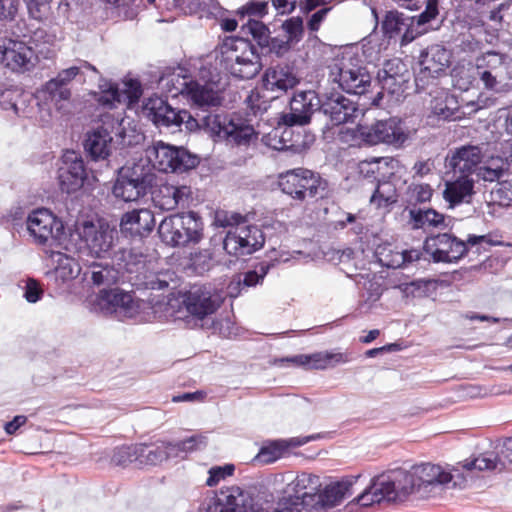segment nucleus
Returning <instances> with one entry per match:
<instances>
[{
    "label": "nucleus",
    "mask_w": 512,
    "mask_h": 512,
    "mask_svg": "<svg viewBox=\"0 0 512 512\" xmlns=\"http://www.w3.org/2000/svg\"><path fill=\"white\" fill-rule=\"evenodd\" d=\"M398 193L394 183L390 181H378L370 202L377 208H388L398 202Z\"/></svg>",
    "instance_id": "79ce46f5"
},
{
    "label": "nucleus",
    "mask_w": 512,
    "mask_h": 512,
    "mask_svg": "<svg viewBox=\"0 0 512 512\" xmlns=\"http://www.w3.org/2000/svg\"><path fill=\"white\" fill-rule=\"evenodd\" d=\"M43 290L38 281L35 279H28L26 282L25 298L30 303H35L41 299Z\"/></svg>",
    "instance_id": "69168bd1"
},
{
    "label": "nucleus",
    "mask_w": 512,
    "mask_h": 512,
    "mask_svg": "<svg viewBox=\"0 0 512 512\" xmlns=\"http://www.w3.org/2000/svg\"><path fill=\"white\" fill-rule=\"evenodd\" d=\"M38 93L45 104L53 106L58 111L65 108V104L70 102L72 96L69 87H64L53 78L47 81Z\"/></svg>",
    "instance_id": "473e14b6"
},
{
    "label": "nucleus",
    "mask_w": 512,
    "mask_h": 512,
    "mask_svg": "<svg viewBox=\"0 0 512 512\" xmlns=\"http://www.w3.org/2000/svg\"><path fill=\"white\" fill-rule=\"evenodd\" d=\"M388 164V158L380 157L372 158L370 160H363L359 163L358 167L360 174L365 178L378 179L382 165L388 166Z\"/></svg>",
    "instance_id": "3c124183"
},
{
    "label": "nucleus",
    "mask_w": 512,
    "mask_h": 512,
    "mask_svg": "<svg viewBox=\"0 0 512 512\" xmlns=\"http://www.w3.org/2000/svg\"><path fill=\"white\" fill-rule=\"evenodd\" d=\"M475 66L485 89L502 92L510 86L512 71L506 55L488 51L476 58Z\"/></svg>",
    "instance_id": "423d86ee"
},
{
    "label": "nucleus",
    "mask_w": 512,
    "mask_h": 512,
    "mask_svg": "<svg viewBox=\"0 0 512 512\" xmlns=\"http://www.w3.org/2000/svg\"><path fill=\"white\" fill-rule=\"evenodd\" d=\"M146 116L157 127L180 126L182 124L181 114L177 113L166 100L161 97H150L144 104Z\"/></svg>",
    "instance_id": "c85d7f7f"
},
{
    "label": "nucleus",
    "mask_w": 512,
    "mask_h": 512,
    "mask_svg": "<svg viewBox=\"0 0 512 512\" xmlns=\"http://www.w3.org/2000/svg\"><path fill=\"white\" fill-rule=\"evenodd\" d=\"M241 32L246 36L250 35L261 51L264 47L268 46L270 30L263 22L249 18L247 22L242 25Z\"/></svg>",
    "instance_id": "37998d69"
},
{
    "label": "nucleus",
    "mask_w": 512,
    "mask_h": 512,
    "mask_svg": "<svg viewBox=\"0 0 512 512\" xmlns=\"http://www.w3.org/2000/svg\"><path fill=\"white\" fill-rule=\"evenodd\" d=\"M180 93L185 95L200 113H205L209 108L221 105V97L218 92L207 84L189 80L183 82Z\"/></svg>",
    "instance_id": "393cba45"
},
{
    "label": "nucleus",
    "mask_w": 512,
    "mask_h": 512,
    "mask_svg": "<svg viewBox=\"0 0 512 512\" xmlns=\"http://www.w3.org/2000/svg\"><path fill=\"white\" fill-rule=\"evenodd\" d=\"M245 102L254 115L262 113L266 111L268 108L267 101L263 99V97L260 95L258 91H251V93L247 96Z\"/></svg>",
    "instance_id": "052dcab7"
},
{
    "label": "nucleus",
    "mask_w": 512,
    "mask_h": 512,
    "mask_svg": "<svg viewBox=\"0 0 512 512\" xmlns=\"http://www.w3.org/2000/svg\"><path fill=\"white\" fill-rule=\"evenodd\" d=\"M132 303V295L118 289L102 290L99 294V305L107 310H129Z\"/></svg>",
    "instance_id": "ea45409f"
},
{
    "label": "nucleus",
    "mask_w": 512,
    "mask_h": 512,
    "mask_svg": "<svg viewBox=\"0 0 512 512\" xmlns=\"http://www.w3.org/2000/svg\"><path fill=\"white\" fill-rule=\"evenodd\" d=\"M408 79V68L399 58L385 61L383 68L378 72V80L382 90L389 94L399 95L403 93Z\"/></svg>",
    "instance_id": "5701e85b"
},
{
    "label": "nucleus",
    "mask_w": 512,
    "mask_h": 512,
    "mask_svg": "<svg viewBox=\"0 0 512 512\" xmlns=\"http://www.w3.org/2000/svg\"><path fill=\"white\" fill-rule=\"evenodd\" d=\"M319 490H317L314 493H308L304 492L302 495H290L286 498H283L281 500V503L284 507L293 509V512L296 510L298 512H303L305 510L306 512H312L313 510H319L320 503H319Z\"/></svg>",
    "instance_id": "a19ab883"
},
{
    "label": "nucleus",
    "mask_w": 512,
    "mask_h": 512,
    "mask_svg": "<svg viewBox=\"0 0 512 512\" xmlns=\"http://www.w3.org/2000/svg\"><path fill=\"white\" fill-rule=\"evenodd\" d=\"M438 15V0H427L425 10L418 16V24L434 20Z\"/></svg>",
    "instance_id": "338daca9"
},
{
    "label": "nucleus",
    "mask_w": 512,
    "mask_h": 512,
    "mask_svg": "<svg viewBox=\"0 0 512 512\" xmlns=\"http://www.w3.org/2000/svg\"><path fill=\"white\" fill-rule=\"evenodd\" d=\"M120 93L117 87L110 86L107 90L102 91L96 98L97 103L103 108L112 109L115 103H119Z\"/></svg>",
    "instance_id": "4d7b16f0"
},
{
    "label": "nucleus",
    "mask_w": 512,
    "mask_h": 512,
    "mask_svg": "<svg viewBox=\"0 0 512 512\" xmlns=\"http://www.w3.org/2000/svg\"><path fill=\"white\" fill-rule=\"evenodd\" d=\"M264 242L261 229L255 225H244L233 227L227 232L223 248L230 255H248L262 248Z\"/></svg>",
    "instance_id": "9b49d317"
},
{
    "label": "nucleus",
    "mask_w": 512,
    "mask_h": 512,
    "mask_svg": "<svg viewBox=\"0 0 512 512\" xmlns=\"http://www.w3.org/2000/svg\"><path fill=\"white\" fill-rule=\"evenodd\" d=\"M146 154L153 168L164 173H182L199 164V158L185 148L165 144L162 141L155 142L147 149Z\"/></svg>",
    "instance_id": "39448f33"
},
{
    "label": "nucleus",
    "mask_w": 512,
    "mask_h": 512,
    "mask_svg": "<svg viewBox=\"0 0 512 512\" xmlns=\"http://www.w3.org/2000/svg\"><path fill=\"white\" fill-rule=\"evenodd\" d=\"M29 15L38 21L47 18L51 10L52 0H24Z\"/></svg>",
    "instance_id": "603ef678"
},
{
    "label": "nucleus",
    "mask_w": 512,
    "mask_h": 512,
    "mask_svg": "<svg viewBox=\"0 0 512 512\" xmlns=\"http://www.w3.org/2000/svg\"><path fill=\"white\" fill-rule=\"evenodd\" d=\"M320 105L321 99L316 92L311 90L296 92L290 100V113L284 116V122L291 126L307 124Z\"/></svg>",
    "instance_id": "6ab92c4d"
},
{
    "label": "nucleus",
    "mask_w": 512,
    "mask_h": 512,
    "mask_svg": "<svg viewBox=\"0 0 512 512\" xmlns=\"http://www.w3.org/2000/svg\"><path fill=\"white\" fill-rule=\"evenodd\" d=\"M411 198L415 203H425L430 201L433 189L429 184H413L409 187Z\"/></svg>",
    "instance_id": "13d9d810"
},
{
    "label": "nucleus",
    "mask_w": 512,
    "mask_h": 512,
    "mask_svg": "<svg viewBox=\"0 0 512 512\" xmlns=\"http://www.w3.org/2000/svg\"><path fill=\"white\" fill-rule=\"evenodd\" d=\"M138 458V445L121 446L115 449L111 461L116 466L126 467L132 463L138 466Z\"/></svg>",
    "instance_id": "09e8293b"
},
{
    "label": "nucleus",
    "mask_w": 512,
    "mask_h": 512,
    "mask_svg": "<svg viewBox=\"0 0 512 512\" xmlns=\"http://www.w3.org/2000/svg\"><path fill=\"white\" fill-rule=\"evenodd\" d=\"M329 80L347 93L365 94L371 84V75L365 67L347 63L344 59L329 65Z\"/></svg>",
    "instance_id": "1a4fd4ad"
},
{
    "label": "nucleus",
    "mask_w": 512,
    "mask_h": 512,
    "mask_svg": "<svg viewBox=\"0 0 512 512\" xmlns=\"http://www.w3.org/2000/svg\"><path fill=\"white\" fill-rule=\"evenodd\" d=\"M268 2L251 0L241 8L242 15L248 17H259L262 18L268 13Z\"/></svg>",
    "instance_id": "6e6d98bb"
},
{
    "label": "nucleus",
    "mask_w": 512,
    "mask_h": 512,
    "mask_svg": "<svg viewBox=\"0 0 512 512\" xmlns=\"http://www.w3.org/2000/svg\"><path fill=\"white\" fill-rule=\"evenodd\" d=\"M81 73V67L71 66L58 72L55 79L64 87H69V84Z\"/></svg>",
    "instance_id": "0e129e2a"
},
{
    "label": "nucleus",
    "mask_w": 512,
    "mask_h": 512,
    "mask_svg": "<svg viewBox=\"0 0 512 512\" xmlns=\"http://www.w3.org/2000/svg\"><path fill=\"white\" fill-rule=\"evenodd\" d=\"M112 136L107 132L95 129L85 141V149L93 159H105L110 153Z\"/></svg>",
    "instance_id": "58836bf2"
},
{
    "label": "nucleus",
    "mask_w": 512,
    "mask_h": 512,
    "mask_svg": "<svg viewBox=\"0 0 512 512\" xmlns=\"http://www.w3.org/2000/svg\"><path fill=\"white\" fill-rule=\"evenodd\" d=\"M424 248L435 263H455L468 253L467 241L448 233L427 238Z\"/></svg>",
    "instance_id": "f8f14e48"
},
{
    "label": "nucleus",
    "mask_w": 512,
    "mask_h": 512,
    "mask_svg": "<svg viewBox=\"0 0 512 512\" xmlns=\"http://www.w3.org/2000/svg\"><path fill=\"white\" fill-rule=\"evenodd\" d=\"M401 482H370L369 485L349 504V507L359 505L368 508L375 504H399L408 499L411 494L419 498H428L446 489H468L473 482H409V485L399 486Z\"/></svg>",
    "instance_id": "f257e3e1"
},
{
    "label": "nucleus",
    "mask_w": 512,
    "mask_h": 512,
    "mask_svg": "<svg viewBox=\"0 0 512 512\" xmlns=\"http://www.w3.org/2000/svg\"><path fill=\"white\" fill-rule=\"evenodd\" d=\"M354 482H330L322 490H319L320 508L328 510L342 503L347 495L351 494Z\"/></svg>",
    "instance_id": "f704fd0d"
},
{
    "label": "nucleus",
    "mask_w": 512,
    "mask_h": 512,
    "mask_svg": "<svg viewBox=\"0 0 512 512\" xmlns=\"http://www.w3.org/2000/svg\"><path fill=\"white\" fill-rule=\"evenodd\" d=\"M269 267L261 264L257 270H251L244 274L242 284L246 287H253L261 283L268 273Z\"/></svg>",
    "instance_id": "bf43d9fd"
},
{
    "label": "nucleus",
    "mask_w": 512,
    "mask_h": 512,
    "mask_svg": "<svg viewBox=\"0 0 512 512\" xmlns=\"http://www.w3.org/2000/svg\"><path fill=\"white\" fill-rule=\"evenodd\" d=\"M91 280L93 284L110 285L115 282V270L109 266L93 263L91 266Z\"/></svg>",
    "instance_id": "8fccbe9b"
},
{
    "label": "nucleus",
    "mask_w": 512,
    "mask_h": 512,
    "mask_svg": "<svg viewBox=\"0 0 512 512\" xmlns=\"http://www.w3.org/2000/svg\"><path fill=\"white\" fill-rule=\"evenodd\" d=\"M319 437L320 436L317 434L269 441L260 448L254 460L261 464L273 463L289 455L291 449L305 445Z\"/></svg>",
    "instance_id": "4be33fe9"
},
{
    "label": "nucleus",
    "mask_w": 512,
    "mask_h": 512,
    "mask_svg": "<svg viewBox=\"0 0 512 512\" xmlns=\"http://www.w3.org/2000/svg\"><path fill=\"white\" fill-rule=\"evenodd\" d=\"M289 48L290 45L288 41L270 36L268 40V46L263 48L262 53H274L277 56H281L287 52Z\"/></svg>",
    "instance_id": "680f3d73"
},
{
    "label": "nucleus",
    "mask_w": 512,
    "mask_h": 512,
    "mask_svg": "<svg viewBox=\"0 0 512 512\" xmlns=\"http://www.w3.org/2000/svg\"><path fill=\"white\" fill-rule=\"evenodd\" d=\"M202 222L195 212L166 217L158 227L161 240L170 246L198 243L202 238Z\"/></svg>",
    "instance_id": "7ed1b4c3"
},
{
    "label": "nucleus",
    "mask_w": 512,
    "mask_h": 512,
    "mask_svg": "<svg viewBox=\"0 0 512 512\" xmlns=\"http://www.w3.org/2000/svg\"><path fill=\"white\" fill-rule=\"evenodd\" d=\"M27 230L38 244L44 245L49 240H58L63 234L64 226L51 211L39 208L32 211L26 221Z\"/></svg>",
    "instance_id": "ddd939ff"
},
{
    "label": "nucleus",
    "mask_w": 512,
    "mask_h": 512,
    "mask_svg": "<svg viewBox=\"0 0 512 512\" xmlns=\"http://www.w3.org/2000/svg\"><path fill=\"white\" fill-rule=\"evenodd\" d=\"M451 53L444 46L433 44L420 55V70L415 77L418 89L425 90L434 84L439 76L445 74L450 65Z\"/></svg>",
    "instance_id": "9d476101"
},
{
    "label": "nucleus",
    "mask_w": 512,
    "mask_h": 512,
    "mask_svg": "<svg viewBox=\"0 0 512 512\" xmlns=\"http://www.w3.org/2000/svg\"><path fill=\"white\" fill-rule=\"evenodd\" d=\"M410 465L407 461L403 465L393 462L381 474L370 476V480H410Z\"/></svg>",
    "instance_id": "49530a36"
},
{
    "label": "nucleus",
    "mask_w": 512,
    "mask_h": 512,
    "mask_svg": "<svg viewBox=\"0 0 512 512\" xmlns=\"http://www.w3.org/2000/svg\"><path fill=\"white\" fill-rule=\"evenodd\" d=\"M192 191L188 186H175L164 183L152 192V201L156 207L171 211L178 207H188Z\"/></svg>",
    "instance_id": "b1692460"
},
{
    "label": "nucleus",
    "mask_w": 512,
    "mask_h": 512,
    "mask_svg": "<svg viewBox=\"0 0 512 512\" xmlns=\"http://www.w3.org/2000/svg\"><path fill=\"white\" fill-rule=\"evenodd\" d=\"M33 50L24 42L8 37L0 38V63L12 71H26L31 66Z\"/></svg>",
    "instance_id": "f3484780"
},
{
    "label": "nucleus",
    "mask_w": 512,
    "mask_h": 512,
    "mask_svg": "<svg viewBox=\"0 0 512 512\" xmlns=\"http://www.w3.org/2000/svg\"><path fill=\"white\" fill-rule=\"evenodd\" d=\"M277 183L282 193L293 200L304 202L317 196L322 179L312 170L294 168L280 173Z\"/></svg>",
    "instance_id": "0eeeda50"
},
{
    "label": "nucleus",
    "mask_w": 512,
    "mask_h": 512,
    "mask_svg": "<svg viewBox=\"0 0 512 512\" xmlns=\"http://www.w3.org/2000/svg\"><path fill=\"white\" fill-rule=\"evenodd\" d=\"M187 311L198 319L213 314L220 306L205 286H194L184 300Z\"/></svg>",
    "instance_id": "cd10ccee"
},
{
    "label": "nucleus",
    "mask_w": 512,
    "mask_h": 512,
    "mask_svg": "<svg viewBox=\"0 0 512 512\" xmlns=\"http://www.w3.org/2000/svg\"><path fill=\"white\" fill-rule=\"evenodd\" d=\"M409 215L415 229H445L448 227L446 216L432 208L426 210L413 208L410 209Z\"/></svg>",
    "instance_id": "c9c22d12"
},
{
    "label": "nucleus",
    "mask_w": 512,
    "mask_h": 512,
    "mask_svg": "<svg viewBox=\"0 0 512 512\" xmlns=\"http://www.w3.org/2000/svg\"><path fill=\"white\" fill-rule=\"evenodd\" d=\"M201 121V130L208 133L214 141L224 140L229 120L225 115L212 113L207 110L205 113L197 112Z\"/></svg>",
    "instance_id": "4c0bfd02"
},
{
    "label": "nucleus",
    "mask_w": 512,
    "mask_h": 512,
    "mask_svg": "<svg viewBox=\"0 0 512 512\" xmlns=\"http://www.w3.org/2000/svg\"><path fill=\"white\" fill-rule=\"evenodd\" d=\"M228 129L224 140L233 142L237 145L248 144L254 135V129L250 125L236 124L233 120H229Z\"/></svg>",
    "instance_id": "a18cd8bd"
},
{
    "label": "nucleus",
    "mask_w": 512,
    "mask_h": 512,
    "mask_svg": "<svg viewBox=\"0 0 512 512\" xmlns=\"http://www.w3.org/2000/svg\"><path fill=\"white\" fill-rule=\"evenodd\" d=\"M87 179L83 159L74 151H67L57 171V180L63 193L72 194L80 190Z\"/></svg>",
    "instance_id": "2eb2a0df"
},
{
    "label": "nucleus",
    "mask_w": 512,
    "mask_h": 512,
    "mask_svg": "<svg viewBox=\"0 0 512 512\" xmlns=\"http://www.w3.org/2000/svg\"><path fill=\"white\" fill-rule=\"evenodd\" d=\"M454 477L456 474L450 465L447 470L431 462L410 465V480H453Z\"/></svg>",
    "instance_id": "72a5a7b5"
},
{
    "label": "nucleus",
    "mask_w": 512,
    "mask_h": 512,
    "mask_svg": "<svg viewBox=\"0 0 512 512\" xmlns=\"http://www.w3.org/2000/svg\"><path fill=\"white\" fill-rule=\"evenodd\" d=\"M430 110L433 117L442 121L460 119V104L457 97L443 88H436L430 92Z\"/></svg>",
    "instance_id": "bb28decb"
},
{
    "label": "nucleus",
    "mask_w": 512,
    "mask_h": 512,
    "mask_svg": "<svg viewBox=\"0 0 512 512\" xmlns=\"http://www.w3.org/2000/svg\"><path fill=\"white\" fill-rule=\"evenodd\" d=\"M291 361L307 369L325 370L337 364L347 363L350 358L347 353L323 351L309 355H297L291 358Z\"/></svg>",
    "instance_id": "7c9ffc66"
},
{
    "label": "nucleus",
    "mask_w": 512,
    "mask_h": 512,
    "mask_svg": "<svg viewBox=\"0 0 512 512\" xmlns=\"http://www.w3.org/2000/svg\"><path fill=\"white\" fill-rule=\"evenodd\" d=\"M298 84L293 68L288 64H277L267 68L263 75V86L270 91H287Z\"/></svg>",
    "instance_id": "c756f323"
},
{
    "label": "nucleus",
    "mask_w": 512,
    "mask_h": 512,
    "mask_svg": "<svg viewBox=\"0 0 512 512\" xmlns=\"http://www.w3.org/2000/svg\"><path fill=\"white\" fill-rule=\"evenodd\" d=\"M221 68L239 79H252L262 69L259 53L250 40L243 37H226L218 47Z\"/></svg>",
    "instance_id": "f03ea898"
},
{
    "label": "nucleus",
    "mask_w": 512,
    "mask_h": 512,
    "mask_svg": "<svg viewBox=\"0 0 512 512\" xmlns=\"http://www.w3.org/2000/svg\"><path fill=\"white\" fill-rule=\"evenodd\" d=\"M407 24L402 14L397 11H389L386 13L382 22V30L389 38L398 35Z\"/></svg>",
    "instance_id": "de8ad7c7"
},
{
    "label": "nucleus",
    "mask_w": 512,
    "mask_h": 512,
    "mask_svg": "<svg viewBox=\"0 0 512 512\" xmlns=\"http://www.w3.org/2000/svg\"><path fill=\"white\" fill-rule=\"evenodd\" d=\"M506 170L503 164L495 167L479 165L476 175L484 181L494 182L499 181L506 173Z\"/></svg>",
    "instance_id": "5fc2aeb1"
},
{
    "label": "nucleus",
    "mask_w": 512,
    "mask_h": 512,
    "mask_svg": "<svg viewBox=\"0 0 512 512\" xmlns=\"http://www.w3.org/2000/svg\"><path fill=\"white\" fill-rule=\"evenodd\" d=\"M100 122L101 125L97 129L103 132H107L109 133V135H111L112 133L120 134L123 130V117L121 116V114H118L117 116L109 112L101 114Z\"/></svg>",
    "instance_id": "864d4df0"
},
{
    "label": "nucleus",
    "mask_w": 512,
    "mask_h": 512,
    "mask_svg": "<svg viewBox=\"0 0 512 512\" xmlns=\"http://www.w3.org/2000/svg\"><path fill=\"white\" fill-rule=\"evenodd\" d=\"M154 227V213L147 208L128 211L122 215L120 220V231L125 237H146L153 231Z\"/></svg>",
    "instance_id": "412c9836"
},
{
    "label": "nucleus",
    "mask_w": 512,
    "mask_h": 512,
    "mask_svg": "<svg viewBox=\"0 0 512 512\" xmlns=\"http://www.w3.org/2000/svg\"><path fill=\"white\" fill-rule=\"evenodd\" d=\"M247 496L239 487L215 492L209 499L206 512H248Z\"/></svg>",
    "instance_id": "a878e982"
},
{
    "label": "nucleus",
    "mask_w": 512,
    "mask_h": 512,
    "mask_svg": "<svg viewBox=\"0 0 512 512\" xmlns=\"http://www.w3.org/2000/svg\"><path fill=\"white\" fill-rule=\"evenodd\" d=\"M235 471L234 464H225L224 466H213L209 469L207 480H224L233 476Z\"/></svg>",
    "instance_id": "e2e57ef3"
},
{
    "label": "nucleus",
    "mask_w": 512,
    "mask_h": 512,
    "mask_svg": "<svg viewBox=\"0 0 512 512\" xmlns=\"http://www.w3.org/2000/svg\"><path fill=\"white\" fill-rule=\"evenodd\" d=\"M76 231L91 254L99 257L112 247L113 235L108 226L96 225L92 221H84L77 226Z\"/></svg>",
    "instance_id": "a211bd4d"
},
{
    "label": "nucleus",
    "mask_w": 512,
    "mask_h": 512,
    "mask_svg": "<svg viewBox=\"0 0 512 512\" xmlns=\"http://www.w3.org/2000/svg\"><path fill=\"white\" fill-rule=\"evenodd\" d=\"M161 445L166 454V460L185 459L190 452L197 450L200 445H205V437L193 435L175 443L167 442Z\"/></svg>",
    "instance_id": "e433bc0d"
},
{
    "label": "nucleus",
    "mask_w": 512,
    "mask_h": 512,
    "mask_svg": "<svg viewBox=\"0 0 512 512\" xmlns=\"http://www.w3.org/2000/svg\"><path fill=\"white\" fill-rule=\"evenodd\" d=\"M474 184L475 181L472 177L453 175V179L445 183L443 197L450 207L457 206L463 202L469 203L475 194Z\"/></svg>",
    "instance_id": "2f4dec72"
},
{
    "label": "nucleus",
    "mask_w": 512,
    "mask_h": 512,
    "mask_svg": "<svg viewBox=\"0 0 512 512\" xmlns=\"http://www.w3.org/2000/svg\"><path fill=\"white\" fill-rule=\"evenodd\" d=\"M355 133L370 146L386 144L400 147L407 140L401 121L396 118L377 120L371 125L359 124Z\"/></svg>",
    "instance_id": "6e6552de"
},
{
    "label": "nucleus",
    "mask_w": 512,
    "mask_h": 512,
    "mask_svg": "<svg viewBox=\"0 0 512 512\" xmlns=\"http://www.w3.org/2000/svg\"><path fill=\"white\" fill-rule=\"evenodd\" d=\"M483 159L482 149L475 145H463L451 151L446 157V166L453 175L472 177Z\"/></svg>",
    "instance_id": "dca6fc26"
},
{
    "label": "nucleus",
    "mask_w": 512,
    "mask_h": 512,
    "mask_svg": "<svg viewBox=\"0 0 512 512\" xmlns=\"http://www.w3.org/2000/svg\"><path fill=\"white\" fill-rule=\"evenodd\" d=\"M18 11L16 0H0V20H13Z\"/></svg>",
    "instance_id": "774afa93"
},
{
    "label": "nucleus",
    "mask_w": 512,
    "mask_h": 512,
    "mask_svg": "<svg viewBox=\"0 0 512 512\" xmlns=\"http://www.w3.org/2000/svg\"><path fill=\"white\" fill-rule=\"evenodd\" d=\"M504 464L493 453H482L476 457L467 458L451 466L456 477H485L484 473L501 471Z\"/></svg>",
    "instance_id": "aec40b11"
},
{
    "label": "nucleus",
    "mask_w": 512,
    "mask_h": 512,
    "mask_svg": "<svg viewBox=\"0 0 512 512\" xmlns=\"http://www.w3.org/2000/svg\"><path fill=\"white\" fill-rule=\"evenodd\" d=\"M138 466H155L166 460L162 445H138Z\"/></svg>",
    "instance_id": "c03bdc74"
},
{
    "label": "nucleus",
    "mask_w": 512,
    "mask_h": 512,
    "mask_svg": "<svg viewBox=\"0 0 512 512\" xmlns=\"http://www.w3.org/2000/svg\"><path fill=\"white\" fill-rule=\"evenodd\" d=\"M155 174L151 168L143 164L121 168L113 186V194L125 202L137 201L151 189Z\"/></svg>",
    "instance_id": "20e7f679"
},
{
    "label": "nucleus",
    "mask_w": 512,
    "mask_h": 512,
    "mask_svg": "<svg viewBox=\"0 0 512 512\" xmlns=\"http://www.w3.org/2000/svg\"><path fill=\"white\" fill-rule=\"evenodd\" d=\"M320 110L333 125L353 122L360 113L358 104L337 90H332L323 95Z\"/></svg>",
    "instance_id": "4468645a"
}]
</instances>
